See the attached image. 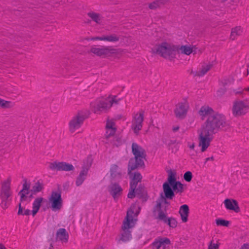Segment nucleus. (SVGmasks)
Here are the masks:
<instances>
[{
    "mask_svg": "<svg viewBox=\"0 0 249 249\" xmlns=\"http://www.w3.org/2000/svg\"><path fill=\"white\" fill-rule=\"evenodd\" d=\"M198 114L202 120L207 118L197 130L198 145L201 151L203 152L210 146L214 135L226 126V121L224 115L214 111L208 105L201 107Z\"/></svg>",
    "mask_w": 249,
    "mask_h": 249,
    "instance_id": "1",
    "label": "nucleus"
},
{
    "mask_svg": "<svg viewBox=\"0 0 249 249\" xmlns=\"http://www.w3.org/2000/svg\"><path fill=\"white\" fill-rule=\"evenodd\" d=\"M121 100L118 95L100 97L90 103V108L94 114L101 115L108 111L113 104H119Z\"/></svg>",
    "mask_w": 249,
    "mask_h": 249,
    "instance_id": "2",
    "label": "nucleus"
},
{
    "mask_svg": "<svg viewBox=\"0 0 249 249\" xmlns=\"http://www.w3.org/2000/svg\"><path fill=\"white\" fill-rule=\"evenodd\" d=\"M177 45L169 41L157 44L151 49V52L165 59L172 60L176 57Z\"/></svg>",
    "mask_w": 249,
    "mask_h": 249,
    "instance_id": "3",
    "label": "nucleus"
},
{
    "mask_svg": "<svg viewBox=\"0 0 249 249\" xmlns=\"http://www.w3.org/2000/svg\"><path fill=\"white\" fill-rule=\"evenodd\" d=\"M123 52L121 49L111 46H92L89 51L90 53L102 58L116 57L120 56Z\"/></svg>",
    "mask_w": 249,
    "mask_h": 249,
    "instance_id": "4",
    "label": "nucleus"
},
{
    "mask_svg": "<svg viewBox=\"0 0 249 249\" xmlns=\"http://www.w3.org/2000/svg\"><path fill=\"white\" fill-rule=\"evenodd\" d=\"M249 110V102L246 99H237L232 105L231 113L235 117H240L245 115Z\"/></svg>",
    "mask_w": 249,
    "mask_h": 249,
    "instance_id": "5",
    "label": "nucleus"
},
{
    "mask_svg": "<svg viewBox=\"0 0 249 249\" xmlns=\"http://www.w3.org/2000/svg\"><path fill=\"white\" fill-rule=\"evenodd\" d=\"M48 205L53 212H59L63 208V200L59 191H53L48 197Z\"/></svg>",
    "mask_w": 249,
    "mask_h": 249,
    "instance_id": "6",
    "label": "nucleus"
},
{
    "mask_svg": "<svg viewBox=\"0 0 249 249\" xmlns=\"http://www.w3.org/2000/svg\"><path fill=\"white\" fill-rule=\"evenodd\" d=\"M140 210V208L138 204H135L131 206L124 221L123 228L124 230H128L134 226L136 221V217L139 214Z\"/></svg>",
    "mask_w": 249,
    "mask_h": 249,
    "instance_id": "7",
    "label": "nucleus"
},
{
    "mask_svg": "<svg viewBox=\"0 0 249 249\" xmlns=\"http://www.w3.org/2000/svg\"><path fill=\"white\" fill-rule=\"evenodd\" d=\"M166 206V200L164 196H161L160 199L157 202V206L154 211V214L157 218L163 221L164 223H166V221L168 219L166 217V214L163 211Z\"/></svg>",
    "mask_w": 249,
    "mask_h": 249,
    "instance_id": "8",
    "label": "nucleus"
},
{
    "mask_svg": "<svg viewBox=\"0 0 249 249\" xmlns=\"http://www.w3.org/2000/svg\"><path fill=\"white\" fill-rule=\"evenodd\" d=\"M85 120L84 116L80 112H78L69 122L68 129L69 132L74 133L82 125Z\"/></svg>",
    "mask_w": 249,
    "mask_h": 249,
    "instance_id": "9",
    "label": "nucleus"
},
{
    "mask_svg": "<svg viewBox=\"0 0 249 249\" xmlns=\"http://www.w3.org/2000/svg\"><path fill=\"white\" fill-rule=\"evenodd\" d=\"M120 36L115 34L104 35L101 36H91L84 38L87 41H102L116 43L120 40Z\"/></svg>",
    "mask_w": 249,
    "mask_h": 249,
    "instance_id": "10",
    "label": "nucleus"
},
{
    "mask_svg": "<svg viewBox=\"0 0 249 249\" xmlns=\"http://www.w3.org/2000/svg\"><path fill=\"white\" fill-rule=\"evenodd\" d=\"M168 173V181L173 190L176 193H181L183 191V185L177 181V172L175 170H169Z\"/></svg>",
    "mask_w": 249,
    "mask_h": 249,
    "instance_id": "11",
    "label": "nucleus"
},
{
    "mask_svg": "<svg viewBox=\"0 0 249 249\" xmlns=\"http://www.w3.org/2000/svg\"><path fill=\"white\" fill-rule=\"evenodd\" d=\"M50 169L54 171H71L74 170L73 166L66 162L53 161L48 163Z\"/></svg>",
    "mask_w": 249,
    "mask_h": 249,
    "instance_id": "12",
    "label": "nucleus"
},
{
    "mask_svg": "<svg viewBox=\"0 0 249 249\" xmlns=\"http://www.w3.org/2000/svg\"><path fill=\"white\" fill-rule=\"evenodd\" d=\"M189 108V105L187 101H183L178 103L174 109V114L178 119H183L185 117Z\"/></svg>",
    "mask_w": 249,
    "mask_h": 249,
    "instance_id": "13",
    "label": "nucleus"
},
{
    "mask_svg": "<svg viewBox=\"0 0 249 249\" xmlns=\"http://www.w3.org/2000/svg\"><path fill=\"white\" fill-rule=\"evenodd\" d=\"M11 178L10 177H8L5 179H4L1 182V191H0V197L1 198L5 201L8 199V198L11 195Z\"/></svg>",
    "mask_w": 249,
    "mask_h": 249,
    "instance_id": "14",
    "label": "nucleus"
},
{
    "mask_svg": "<svg viewBox=\"0 0 249 249\" xmlns=\"http://www.w3.org/2000/svg\"><path fill=\"white\" fill-rule=\"evenodd\" d=\"M107 190L115 201L117 200L122 196L123 191L121 186L115 182L111 183L107 187Z\"/></svg>",
    "mask_w": 249,
    "mask_h": 249,
    "instance_id": "15",
    "label": "nucleus"
},
{
    "mask_svg": "<svg viewBox=\"0 0 249 249\" xmlns=\"http://www.w3.org/2000/svg\"><path fill=\"white\" fill-rule=\"evenodd\" d=\"M46 201V199L42 196H37L34 199L32 203V208L31 210L33 217L36 215Z\"/></svg>",
    "mask_w": 249,
    "mask_h": 249,
    "instance_id": "16",
    "label": "nucleus"
},
{
    "mask_svg": "<svg viewBox=\"0 0 249 249\" xmlns=\"http://www.w3.org/2000/svg\"><path fill=\"white\" fill-rule=\"evenodd\" d=\"M225 208L229 211L235 213L240 212V208L238 201L233 198H226L223 201Z\"/></svg>",
    "mask_w": 249,
    "mask_h": 249,
    "instance_id": "17",
    "label": "nucleus"
},
{
    "mask_svg": "<svg viewBox=\"0 0 249 249\" xmlns=\"http://www.w3.org/2000/svg\"><path fill=\"white\" fill-rule=\"evenodd\" d=\"M132 150L135 158L138 161L139 164H143L142 159L144 158V151L139 145L136 143H133L132 145Z\"/></svg>",
    "mask_w": 249,
    "mask_h": 249,
    "instance_id": "18",
    "label": "nucleus"
},
{
    "mask_svg": "<svg viewBox=\"0 0 249 249\" xmlns=\"http://www.w3.org/2000/svg\"><path fill=\"white\" fill-rule=\"evenodd\" d=\"M143 115L142 113H138L134 116L132 128L135 133L137 134L142 127Z\"/></svg>",
    "mask_w": 249,
    "mask_h": 249,
    "instance_id": "19",
    "label": "nucleus"
},
{
    "mask_svg": "<svg viewBox=\"0 0 249 249\" xmlns=\"http://www.w3.org/2000/svg\"><path fill=\"white\" fill-rule=\"evenodd\" d=\"M146 195V193L144 188L142 187L137 188L135 186L132 187V185H130L129 192L128 194V198H133L137 196L139 197H144Z\"/></svg>",
    "mask_w": 249,
    "mask_h": 249,
    "instance_id": "20",
    "label": "nucleus"
},
{
    "mask_svg": "<svg viewBox=\"0 0 249 249\" xmlns=\"http://www.w3.org/2000/svg\"><path fill=\"white\" fill-rule=\"evenodd\" d=\"M30 183L25 182L23 185L22 190L19 193L20 200L22 202L23 201L30 200L32 196V194L30 192Z\"/></svg>",
    "mask_w": 249,
    "mask_h": 249,
    "instance_id": "21",
    "label": "nucleus"
},
{
    "mask_svg": "<svg viewBox=\"0 0 249 249\" xmlns=\"http://www.w3.org/2000/svg\"><path fill=\"white\" fill-rule=\"evenodd\" d=\"M177 53H178L189 55L196 51L195 46L192 45H177Z\"/></svg>",
    "mask_w": 249,
    "mask_h": 249,
    "instance_id": "22",
    "label": "nucleus"
},
{
    "mask_svg": "<svg viewBox=\"0 0 249 249\" xmlns=\"http://www.w3.org/2000/svg\"><path fill=\"white\" fill-rule=\"evenodd\" d=\"M170 244V241L167 238H161L156 241L153 244V249H166Z\"/></svg>",
    "mask_w": 249,
    "mask_h": 249,
    "instance_id": "23",
    "label": "nucleus"
},
{
    "mask_svg": "<svg viewBox=\"0 0 249 249\" xmlns=\"http://www.w3.org/2000/svg\"><path fill=\"white\" fill-rule=\"evenodd\" d=\"M116 132L115 124L112 120H108L106 125V138L107 139L113 137Z\"/></svg>",
    "mask_w": 249,
    "mask_h": 249,
    "instance_id": "24",
    "label": "nucleus"
},
{
    "mask_svg": "<svg viewBox=\"0 0 249 249\" xmlns=\"http://www.w3.org/2000/svg\"><path fill=\"white\" fill-rule=\"evenodd\" d=\"M213 65L211 63H206L202 65L199 68L194 71L195 76L199 77L203 76L209 71Z\"/></svg>",
    "mask_w": 249,
    "mask_h": 249,
    "instance_id": "25",
    "label": "nucleus"
},
{
    "mask_svg": "<svg viewBox=\"0 0 249 249\" xmlns=\"http://www.w3.org/2000/svg\"><path fill=\"white\" fill-rule=\"evenodd\" d=\"M110 176L113 179H118L122 176V172L121 169L116 165H112L110 168Z\"/></svg>",
    "mask_w": 249,
    "mask_h": 249,
    "instance_id": "26",
    "label": "nucleus"
},
{
    "mask_svg": "<svg viewBox=\"0 0 249 249\" xmlns=\"http://www.w3.org/2000/svg\"><path fill=\"white\" fill-rule=\"evenodd\" d=\"M189 213V209L187 205H183L180 207L179 213L183 223H186L188 221Z\"/></svg>",
    "mask_w": 249,
    "mask_h": 249,
    "instance_id": "27",
    "label": "nucleus"
},
{
    "mask_svg": "<svg viewBox=\"0 0 249 249\" xmlns=\"http://www.w3.org/2000/svg\"><path fill=\"white\" fill-rule=\"evenodd\" d=\"M88 17L98 25H101L103 23V17L98 13L90 11L88 13Z\"/></svg>",
    "mask_w": 249,
    "mask_h": 249,
    "instance_id": "28",
    "label": "nucleus"
},
{
    "mask_svg": "<svg viewBox=\"0 0 249 249\" xmlns=\"http://www.w3.org/2000/svg\"><path fill=\"white\" fill-rule=\"evenodd\" d=\"M57 239L62 243H67L69 238V234L64 229H60L56 233Z\"/></svg>",
    "mask_w": 249,
    "mask_h": 249,
    "instance_id": "29",
    "label": "nucleus"
},
{
    "mask_svg": "<svg viewBox=\"0 0 249 249\" xmlns=\"http://www.w3.org/2000/svg\"><path fill=\"white\" fill-rule=\"evenodd\" d=\"M243 32V29L240 26H237L232 28L231 30V34L230 36V39L231 40H234L236 39L237 36H240Z\"/></svg>",
    "mask_w": 249,
    "mask_h": 249,
    "instance_id": "30",
    "label": "nucleus"
},
{
    "mask_svg": "<svg viewBox=\"0 0 249 249\" xmlns=\"http://www.w3.org/2000/svg\"><path fill=\"white\" fill-rule=\"evenodd\" d=\"M163 192L165 197L168 198H172L174 196V193L170 187L168 181L165 182L163 185Z\"/></svg>",
    "mask_w": 249,
    "mask_h": 249,
    "instance_id": "31",
    "label": "nucleus"
},
{
    "mask_svg": "<svg viewBox=\"0 0 249 249\" xmlns=\"http://www.w3.org/2000/svg\"><path fill=\"white\" fill-rule=\"evenodd\" d=\"M129 174L131 178L130 185H132V187L134 186L137 187L138 183L140 182L142 179L141 175L138 172L130 173Z\"/></svg>",
    "mask_w": 249,
    "mask_h": 249,
    "instance_id": "32",
    "label": "nucleus"
},
{
    "mask_svg": "<svg viewBox=\"0 0 249 249\" xmlns=\"http://www.w3.org/2000/svg\"><path fill=\"white\" fill-rule=\"evenodd\" d=\"M87 174V169H83L81 171L76 180V184L77 186H79L83 183V181L86 178Z\"/></svg>",
    "mask_w": 249,
    "mask_h": 249,
    "instance_id": "33",
    "label": "nucleus"
},
{
    "mask_svg": "<svg viewBox=\"0 0 249 249\" xmlns=\"http://www.w3.org/2000/svg\"><path fill=\"white\" fill-rule=\"evenodd\" d=\"M15 106L13 102L0 98V107L3 109H10Z\"/></svg>",
    "mask_w": 249,
    "mask_h": 249,
    "instance_id": "34",
    "label": "nucleus"
},
{
    "mask_svg": "<svg viewBox=\"0 0 249 249\" xmlns=\"http://www.w3.org/2000/svg\"><path fill=\"white\" fill-rule=\"evenodd\" d=\"M167 2V0H157L149 4V8L155 9L164 5Z\"/></svg>",
    "mask_w": 249,
    "mask_h": 249,
    "instance_id": "35",
    "label": "nucleus"
},
{
    "mask_svg": "<svg viewBox=\"0 0 249 249\" xmlns=\"http://www.w3.org/2000/svg\"><path fill=\"white\" fill-rule=\"evenodd\" d=\"M220 246L219 240L213 238L208 245V249H219Z\"/></svg>",
    "mask_w": 249,
    "mask_h": 249,
    "instance_id": "36",
    "label": "nucleus"
},
{
    "mask_svg": "<svg viewBox=\"0 0 249 249\" xmlns=\"http://www.w3.org/2000/svg\"><path fill=\"white\" fill-rule=\"evenodd\" d=\"M143 164H139L138 161L135 158V159H131L129 162L128 173L130 174L131 171L135 169L139 166H142Z\"/></svg>",
    "mask_w": 249,
    "mask_h": 249,
    "instance_id": "37",
    "label": "nucleus"
},
{
    "mask_svg": "<svg viewBox=\"0 0 249 249\" xmlns=\"http://www.w3.org/2000/svg\"><path fill=\"white\" fill-rule=\"evenodd\" d=\"M43 189V184L37 181L33 185L31 192H32L33 193H37L42 191Z\"/></svg>",
    "mask_w": 249,
    "mask_h": 249,
    "instance_id": "38",
    "label": "nucleus"
},
{
    "mask_svg": "<svg viewBox=\"0 0 249 249\" xmlns=\"http://www.w3.org/2000/svg\"><path fill=\"white\" fill-rule=\"evenodd\" d=\"M215 224L217 226L229 227L231 224V222L222 218H217L215 219Z\"/></svg>",
    "mask_w": 249,
    "mask_h": 249,
    "instance_id": "39",
    "label": "nucleus"
},
{
    "mask_svg": "<svg viewBox=\"0 0 249 249\" xmlns=\"http://www.w3.org/2000/svg\"><path fill=\"white\" fill-rule=\"evenodd\" d=\"M31 210H30L28 209H25L21 206V204H19V208L18 212V215H32Z\"/></svg>",
    "mask_w": 249,
    "mask_h": 249,
    "instance_id": "40",
    "label": "nucleus"
},
{
    "mask_svg": "<svg viewBox=\"0 0 249 249\" xmlns=\"http://www.w3.org/2000/svg\"><path fill=\"white\" fill-rule=\"evenodd\" d=\"M166 223L171 228H175L178 226V222L173 217L168 218Z\"/></svg>",
    "mask_w": 249,
    "mask_h": 249,
    "instance_id": "41",
    "label": "nucleus"
},
{
    "mask_svg": "<svg viewBox=\"0 0 249 249\" xmlns=\"http://www.w3.org/2000/svg\"><path fill=\"white\" fill-rule=\"evenodd\" d=\"M193 178V175L192 172L190 171H187L186 172L183 176V178L185 180H186L187 182H190L192 179Z\"/></svg>",
    "mask_w": 249,
    "mask_h": 249,
    "instance_id": "42",
    "label": "nucleus"
},
{
    "mask_svg": "<svg viewBox=\"0 0 249 249\" xmlns=\"http://www.w3.org/2000/svg\"><path fill=\"white\" fill-rule=\"evenodd\" d=\"M130 238V234L128 232L124 231V232L122 234L121 240H122L123 241H126L128 240Z\"/></svg>",
    "mask_w": 249,
    "mask_h": 249,
    "instance_id": "43",
    "label": "nucleus"
},
{
    "mask_svg": "<svg viewBox=\"0 0 249 249\" xmlns=\"http://www.w3.org/2000/svg\"><path fill=\"white\" fill-rule=\"evenodd\" d=\"M245 92L249 93V87L244 88L241 91L235 92V94L236 95H242L244 94Z\"/></svg>",
    "mask_w": 249,
    "mask_h": 249,
    "instance_id": "44",
    "label": "nucleus"
},
{
    "mask_svg": "<svg viewBox=\"0 0 249 249\" xmlns=\"http://www.w3.org/2000/svg\"><path fill=\"white\" fill-rule=\"evenodd\" d=\"M176 143V141L175 140H171L169 141V142L167 143V145L170 147L172 145L175 144Z\"/></svg>",
    "mask_w": 249,
    "mask_h": 249,
    "instance_id": "45",
    "label": "nucleus"
},
{
    "mask_svg": "<svg viewBox=\"0 0 249 249\" xmlns=\"http://www.w3.org/2000/svg\"><path fill=\"white\" fill-rule=\"evenodd\" d=\"M240 249H249V243L243 244Z\"/></svg>",
    "mask_w": 249,
    "mask_h": 249,
    "instance_id": "46",
    "label": "nucleus"
},
{
    "mask_svg": "<svg viewBox=\"0 0 249 249\" xmlns=\"http://www.w3.org/2000/svg\"><path fill=\"white\" fill-rule=\"evenodd\" d=\"M225 92V90L223 89H221L220 90H218L217 94L219 96H222L223 95Z\"/></svg>",
    "mask_w": 249,
    "mask_h": 249,
    "instance_id": "47",
    "label": "nucleus"
},
{
    "mask_svg": "<svg viewBox=\"0 0 249 249\" xmlns=\"http://www.w3.org/2000/svg\"><path fill=\"white\" fill-rule=\"evenodd\" d=\"M188 146L191 149H194L195 147V143L193 142H189L188 143Z\"/></svg>",
    "mask_w": 249,
    "mask_h": 249,
    "instance_id": "48",
    "label": "nucleus"
},
{
    "mask_svg": "<svg viewBox=\"0 0 249 249\" xmlns=\"http://www.w3.org/2000/svg\"><path fill=\"white\" fill-rule=\"evenodd\" d=\"M179 129V127L178 126H175L173 128V130L174 131H177Z\"/></svg>",
    "mask_w": 249,
    "mask_h": 249,
    "instance_id": "49",
    "label": "nucleus"
},
{
    "mask_svg": "<svg viewBox=\"0 0 249 249\" xmlns=\"http://www.w3.org/2000/svg\"><path fill=\"white\" fill-rule=\"evenodd\" d=\"M0 249H7L3 245L0 244Z\"/></svg>",
    "mask_w": 249,
    "mask_h": 249,
    "instance_id": "50",
    "label": "nucleus"
},
{
    "mask_svg": "<svg viewBox=\"0 0 249 249\" xmlns=\"http://www.w3.org/2000/svg\"><path fill=\"white\" fill-rule=\"evenodd\" d=\"M249 74V71H247V74H246V76H247Z\"/></svg>",
    "mask_w": 249,
    "mask_h": 249,
    "instance_id": "51",
    "label": "nucleus"
}]
</instances>
